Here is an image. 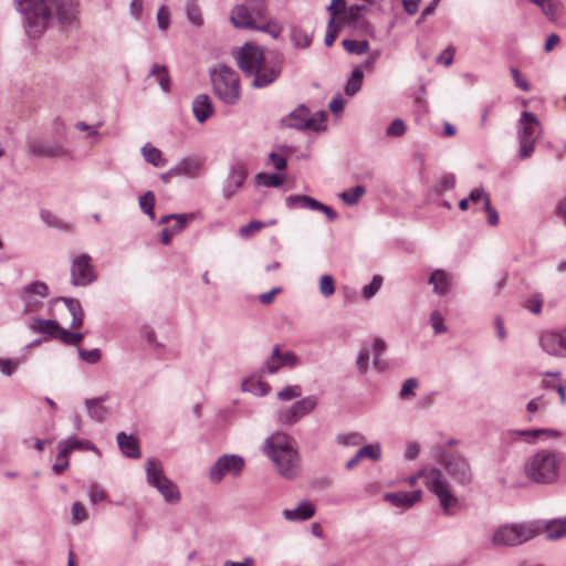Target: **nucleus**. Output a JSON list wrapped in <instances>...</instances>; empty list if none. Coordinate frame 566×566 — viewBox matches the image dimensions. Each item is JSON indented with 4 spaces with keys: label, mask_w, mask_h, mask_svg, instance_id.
Returning a JSON list of instances; mask_svg holds the SVG:
<instances>
[{
    "label": "nucleus",
    "mask_w": 566,
    "mask_h": 566,
    "mask_svg": "<svg viewBox=\"0 0 566 566\" xmlns=\"http://www.w3.org/2000/svg\"><path fill=\"white\" fill-rule=\"evenodd\" d=\"M15 10L22 17L27 35L39 39L57 20L71 23L76 12V0H13Z\"/></svg>",
    "instance_id": "nucleus-1"
},
{
    "label": "nucleus",
    "mask_w": 566,
    "mask_h": 566,
    "mask_svg": "<svg viewBox=\"0 0 566 566\" xmlns=\"http://www.w3.org/2000/svg\"><path fill=\"white\" fill-rule=\"evenodd\" d=\"M233 57L242 73L247 77H253V88H263L274 83L280 77L284 63L281 53L265 55L263 48L250 42L235 49Z\"/></svg>",
    "instance_id": "nucleus-2"
},
{
    "label": "nucleus",
    "mask_w": 566,
    "mask_h": 566,
    "mask_svg": "<svg viewBox=\"0 0 566 566\" xmlns=\"http://www.w3.org/2000/svg\"><path fill=\"white\" fill-rule=\"evenodd\" d=\"M262 451L273 462L281 476L292 480L300 474L301 458L293 438L287 433H272L265 439Z\"/></svg>",
    "instance_id": "nucleus-3"
},
{
    "label": "nucleus",
    "mask_w": 566,
    "mask_h": 566,
    "mask_svg": "<svg viewBox=\"0 0 566 566\" xmlns=\"http://www.w3.org/2000/svg\"><path fill=\"white\" fill-rule=\"evenodd\" d=\"M562 461L560 452L542 449L525 461L524 474L534 483L553 484L558 480Z\"/></svg>",
    "instance_id": "nucleus-4"
},
{
    "label": "nucleus",
    "mask_w": 566,
    "mask_h": 566,
    "mask_svg": "<svg viewBox=\"0 0 566 566\" xmlns=\"http://www.w3.org/2000/svg\"><path fill=\"white\" fill-rule=\"evenodd\" d=\"M213 94L227 105H235L241 98L239 74L230 66L219 63L209 69Z\"/></svg>",
    "instance_id": "nucleus-5"
},
{
    "label": "nucleus",
    "mask_w": 566,
    "mask_h": 566,
    "mask_svg": "<svg viewBox=\"0 0 566 566\" xmlns=\"http://www.w3.org/2000/svg\"><path fill=\"white\" fill-rule=\"evenodd\" d=\"M419 479H422L426 486L438 497L443 513L452 514L458 499L452 493L451 485L443 472L438 468L422 469L408 478L409 485L415 486Z\"/></svg>",
    "instance_id": "nucleus-6"
},
{
    "label": "nucleus",
    "mask_w": 566,
    "mask_h": 566,
    "mask_svg": "<svg viewBox=\"0 0 566 566\" xmlns=\"http://www.w3.org/2000/svg\"><path fill=\"white\" fill-rule=\"evenodd\" d=\"M538 535L537 524L512 523L497 527L491 538L494 547L518 546Z\"/></svg>",
    "instance_id": "nucleus-7"
},
{
    "label": "nucleus",
    "mask_w": 566,
    "mask_h": 566,
    "mask_svg": "<svg viewBox=\"0 0 566 566\" xmlns=\"http://www.w3.org/2000/svg\"><path fill=\"white\" fill-rule=\"evenodd\" d=\"M434 458L458 484L469 485L472 482L473 472L469 461L463 455L449 453L439 448L436 450Z\"/></svg>",
    "instance_id": "nucleus-8"
},
{
    "label": "nucleus",
    "mask_w": 566,
    "mask_h": 566,
    "mask_svg": "<svg viewBox=\"0 0 566 566\" xmlns=\"http://www.w3.org/2000/svg\"><path fill=\"white\" fill-rule=\"evenodd\" d=\"M327 116L325 111L311 114L305 105H300L283 118V123L289 127L307 133H318L326 129Z\"/></svg>",
    "instance_id": "nucleus-9"
},
{
    "label": "nucleus",
    "mask_w": 566,
    "mask_h": 566,
    "mask_svg": "<svg viewBox=\"0 0 566 566\" xmlns=\"http://www.w3.org/2000/svg\"><path fill=\"white\" fill-rule=\"evenodd\" d=\"M25 151L35 157L56 159H80L87 153L77 149V144H27Z\"/></svg>",
    "instance_id": "nucleus-10"
},
{
    "label": "nucleus",
    "mask_w": 566,
    "mask_h": 566,
    "mask_svg": "<svg viewBox=\"0 0 566 566\" xmlns=\"http://www.w3.org/2000/svg\"><path fill=\"white\" fill-rule=\"evenodd\" d=\"M317 396H306L294 402L291 407L280 410L277 412V421L285 426H293L301 418L312 413L317 407Z\"/></svg>",
    "instance_id": "nucleus-11"
},
{
    "label": "nucleus",
    "mask_w": 566,
    "mask_h": 566,
    "mask_svg": "<svg viewBox=\"0 0 566 566\" xmlns=\"http://www.w3.org/2000/svg\"><path fill=\"white\" fill-rule=\"evenodd\" d=\"M243 468L244 460L242 457L237 454H223L210 468L209 479L213 483H219L227 474L232 476L240 475Z\"/></svg>",
    "instance_id": "nucleus-12"
},
{
    "label": "nucleus",
    "mask_w": 566,
    "mask_h": 566,
    "mask_svg": "<svg viewBox=\"0 0 566 566\" xmlns=\"http://www.w3.org/2000/svg\"><path fill=\"white\" fill-rule=\"evenodd\" d=\"M91 256L86 253L77 255L71 264V283L74 286H86L96 280Z\"/></svg>",
    "instance_id": "nucleus-13"
},
{
    "label": "nucleus",
    "mask_w": 566,
    "mask_h": 566,
    "mask_svg": "<svg viewBox=\"0 0 566 566\" xmlns=\"http://www.w3.org/2000/svg\"><path fill=\"white\" fill-rule=\"evenodd\" d=\"M49 295V287L44 282L34 281L22 289L20 294L24 303V312L31 313L38 311L42 301Z\"/></svg>",
    "instance_id": "nucleus-14"
},
{
    "label": "nucleus",
    "mask_w": 566,
    "mask_h": 566,
    "mask_svg": "<svg viewBox=\"0 0 566 566\" xmlns=\"http://www.w3.org/2000/svg\"><path fill=\"white\" fill-rule=\"evenodd\" d=\"M206 157L201 155L187 156L179 159L169 170L172 176L197 178L203 171Z\"/></svg>",
    "instance_id": "nucleus-15"
},
{
    "label": "nucleus",
    "mask_w": 566,
    "mask_h": 566,
    "mask_svg": "<svg viewBox=\"0 0 566 566\" xmlns=\"http://www.w3.org/2000/svg\"><path fill=\"white\" fill-rule=\"evenodd\" d=\"M541 132L542 126L536 116L530 112H523L518 124L521 142H536Z\"/></svg>",
    "instance_id": "nucleus-16"
},
{
    "label": "nucleus",
    "mask_w": 566,
    "mask_h": 566,
    "mask_svg": "<svg viewBox=\"0 0 566 566\" xmlns=\"http://www.w3.org/2000/svg\"><path fill=\"white\" fill-rule=\"evenodd\" d=\"M539 344L547 354L562 356L566 353V332H545L539 338Z\"/></svg>",
    "instance_id": "nucleus-17"
},
{
    "label": "nucleus",
    "mask_w": 566,
    "mask_h": 566,
    "mask_svg": "<svg viewBox=\"0 0 566 566\" xmlns=\"http://www.w3.org/2000/svg\"><path fill=\"white\" fill-rule=\"evenodd\" d=\"M531 524H537L538 535L544 533L549 541H557L566 536V516L549 521H533Z\"/></svg>",
    "instance_id": "nucleus-18"
},
{
    "label": "nucleus",
    "mask_w": 566,
    "mask_h": 566,
    "mask_svg": "<svg viewBox=\"0 0 566 566\" xmlns=\"http://www.w3.org/2000/svg\"><path fill=\"white\" fill-rule=\"evenodd\" d=\"M247 170L244 167L240 164L232 165L223 186V197L230 199L243 186Z\"/></svg>",
    "instance_id": "nucleus-19"
},
{
    "label": "nucleus",
    "mask_w": 566,
    "mask_h": 566,
    "mask_svg": "<svg viewBox=\"0 0 566 566\" xmlns=\"http://www.w3.org/2000/svg\"><path fill=\"white\" fill-rule=\"evenodd\" d=\"M230 21L234 28L254 30L258 21L249 10V7L243 4L235 6L230 13Z\"/></svg>",
    "instance_id": "nucleus-20"
},
{
    "label": "nucleus",
    "mask_w": 566,
    "mask_h": 566,
    "mask_svg": "<svg viewBox=\"0 0 566 566\" xmlns=\"http://www.w3.org/2000/svg\"><path fill=\"white\" fill-rule=\"evenodd\" d=\"M107 399V394L96 398L85 399L84 403L92 420L103 422L111 416V409L103 405Z\"/></svg>",
    "instance_id": "nucleus-21"
},
{
    "label": "nucleus",
    "mask_w": 566,
    "mask_h": 566,
    "mask_svg": "<svg viewBox=\"0 0 566 566\" xmlns=\"http://www.w3.org/2000/svg\"><path fill=\"white\" fill-rule=\"evenodd\" d=\"M422 492L420 490H416L412 492L400 491L386 493L385 500L391 503L395 506L410 507L421 499Z\"/></svg>",
    "instance_id": "nucleus-22"
},
{
    "label": "nucleus",
    "mask_w": 566,
    "mask_h": 566,
    "mask_svg": "<svg viewBox=\"0 0 566 566\" xmlns=\"http://www.w3.org/2000/svg\"><path fill=\"white\" fill-rule=\"evenodd\" d=\"M282 514L285 520L291 522L307 521L314 516L315 506L310 501H303L293 510H284Z\"/></svg>",
    "instance_id": "nucleus-23"
},
{
    "label": "nucleus",
    "mask_w": 566,
    "mask_h": 566,
    "mask_svg": "<svg viewBox=\"0 0 566 566\" xmlns=\"http://www.w3.org/2000/svg\"><path fill=\"white\" fill-rule=\"evenodd\" d=\"M192 113L199 123H203L213 114L212 99L207 94H199L192 102Z\"/></svg>",
    "instance_id": "nucleus-24"
},
{
    "label": "nucleus",
    "mask_w": 566,
    "mask_h": 566,
    "mask_svg": "<svg viewBox=\"0 0 566 566\" xmlns=\"http://www.w3.org/2000/svg\"><path fill=\"white\" fill-rule=\"evenodd\" d=\"M428 283L433 286V293L442 296L450 290L451 275L447 271L438 269L431 273Z\"/></svg>",
    "instance_id": "nucleus-25"
},
{
    "label": "nucleus",
    "mask_w": 566,
    "mask_h": 566,
    "mask_svg": "<svg viewBox=\"0 0 566 566\" xmlns=\"http://www.w3.org/2000/svg\"><path fill=\"white\" fill-rule=\"evenodd\" d=\"M145 470L147 483L154 488L168 479L164 473L161 462L155 458L147 459Z\"/></svg>",
    "instance_id": "nucleus-26"
},
{
    "label": "nucleus",
    "mask_w": 566,
    "mask_h": 566,
    "mask_svg": "<svg viewBox=\"0 0 566 566\" xmlns=\"http://www.w3.org/2000/svg\"><path fill=\"white\" fill-rule=\"evenodd\" d=\"M120 451L130 459H137L140 457V449L138 441L133 436H127L125 432H118L116 437Z\"/></svg>",
    "instance_id": "nucleus-27"
},
{
    "label": "nucleus",
    "mask_w": 566,
    "mask_h": 566,
    "mask_svg": "<svg viewBox=\"0 0 566 566\" xmlns=\"http://www.w3.org/2000/svg\"><path fill=\"white\" fill-rule=\"evenodd\" d=\"M30 329L34 333L48 335L57 338L61 325L53 319L33 318L30 324Z\"/></svg>",
    "instance_id": "nucleus-28"
},
{
    "label": "nucleus",
    "mask_w": 566,
    "mask_h": 566,
    "mask_svg": "<svg viewBox=\"0 0 566 566\" xmlns=\"http://www.w3.org/2000/svg\"><path fill=\"white\" fill-rule=\"evenodd\" d=\"M56 301H62L66 305L70 314L72 315L70 327H81L83 324L84 311L80 301L73 297H59Z\"/></svg>",
    "instance_id": "nucleus-29"
},
{
    "label": "nucleus",
    "mask_w": 566,
    "mask_h": 566,
    "mask_svg": "<svg viewBox=\"0 0 566 566\" xmlns=\"http://www.w3.org/2000/svg\"><path fill=\"white\" fill-rule=\"evenodd\" d=\"M62 457H69L74 450H90L95 451L96 447L88 440H80L75 437H70L61 442Z\"/></svg>",
    "instance_id": "nucleus-30"
},
{
    "label": "nucleus",
    "mask_w": 566,
    "mask_h": 566,
    "mask_svg": "<svg viewBox=\"0 0 566 566\" xmlns=\"http://www.w3.org/2000/svg\"><path fill=\"white\" fill-rule=\"evenodd\" d=\"M40 218L50 228L61 231H71L73 229L69 221L61 219L56 213L49 209H41Z\"/></svg>",
    "instance_id": "nucleus-31"
},
{
    "label": "nucleus",
    "mask_w": 566,
    "mask_h": 566,
    "mask_svg": "<svg viewBox=\"0 0 566 566\" xmlns=\"http://www.w3.org/2000/svg\"><path fill=\"white\" fill-rule=\"evenodd\" d=\"M514 434L523 437L524 440L528 443L534 442L536 439L541 437H545V439L560 437V432L554 429L516 430L514 431Z\"/></svg>",
    "instance_id": "nucleus-32"
},
{
    "label": "nucleus",
    "mask_w": 566,
    "mask_h": 566,
    "mask_svg": "<svg viewBox=\"0 0 566 566\" xmlns=\"http://www.w3.org/2000/svg\"><path fill=\"white\" fill-rule=\"evenodd\" d=\"M155 488L167 503L177 504L180 501V492L178 486L170 479L165 480L164 482L157 484Z\"/></svg>",
    "instance_id": "nucleus-33"
},
{
    "label": "nucleus",
    "mask_w": 566,
    "mask_h": 566,
    "mask_svg": "<svg viewBox=\"0 0 566 566\" xmlns=\"http://www.w3.org/2000/svg\"><path fill=\"white\" fill-rule=\"evenodd\" d=\"M148 77H154L165 93L170 91V76L166 65L155 63L149 70Z\"/></svg>",
    "instance_id": "nucleus-34"
},
{
    "label": "nucleus",
    "mask_w": 566,
    "mask_h": 566,
    "mask_svg": "<svg viewBox=\"0 0 566 566\" xmlns=\"http://www.w3.org/2000/svg\"><path fill=\"white\" fill-rule=\"evenodd\" d=\"M285 205L290 209H310L317 208V200L305 195H292L285 198Z\"/></svg>",
    "instance_id": "nucleus-35"
},
{
    "label": "nucleus",
    "mask_w": 566,
    "mask_h": 566,
    "mask_svg": "<svg viewBox=\"0 0 566 566\" xmlns=\"http://www.w3.org/2000/svg\"><path fill=\"white\" fill-rule=\"evenodd\" d=\"M364 78V71L359 66H355L346 83L345 93L348 96H354L361 88Z\"/></svg>",
    "instance_id": "nucleus-36"
},
{
    "label": "nucleus",
    "mask_w": 566,
    "mask_h": 566,
    "mask_svg": "<svg viewBox=\"0 0 566 566\" xmlns=\"http://www.w3.org/2000/svg\"><path fill=\"white\" fill-rule=\"evenodd\" d=\"M285 181V175L259 172L255 175V182L259 186L280 187Z\"/></svg>",
    "instance_id": "nucleus-37"
},
{
    "label": "nucleus",
    "mask_w": 566,
    "mask_h": 566,
    "mask_svg": "<svg viewBox=\"0 0 566 566\" xmlns=\"http://www.w3.org/2000/svg\"><path fill=\"white\" fill-rule=\"evenodd\" d=\"M142 154L145 160L155 167H164L166 160L161 156V151L156 147L147 144L142 148Z\"/></svg>",
    "instance_id": "nucleus-38"
},
{
    "label": "nucleus",
    "mask_w": 566,
    "mask_h": 566,
    "mask_svg": "<svg viewBox=\"0 0 566 566\" xmlns=\"http://www.w3.org/2000/svg\"><path fill=\"white\" fill-rule=\"evenodd\" d=\"M342 45L350 54L361 55L369 52V42L366 40L356 41L345 39L342 41Z\"/></svg>",
    "instance_id": "nucleus-39"
},
{
    "label": "nucleus",
    "mask_w": 566,
    "mask_h": 566,
    "mask_svg": "<svg viewBox=\"0 0 566 566\" xmlns=\"http://www.w3.org/2000/svg\"><path fill=\"white\" fill-rule=\"evenodd\" d=\"M197 0H188L186 4V15L188 21L195 27L203 24V18L200 8L196 3Z\"/></svg>",
    "instance_id": "nucleus-40"
},
{
    "label": "nucleus",
    "mask_w": 566,
    "mask_h": 566,
    "mask_svg": "<svg viewBox=\"0 0 566 566\" xmlns=\"http://www.w3.org/2000/svg\"><path fill=\"white\" fill-rule=\"evenodd\" d=\"M245 6L251 10L252 15L258 22H264L266 19L268 7L265 0H249Z\"/></svg>",
    "instance_id": "nucleus-41"
},
{
    "label": "nucleus",
    "mask_w": 566,
    "mask_h": 566,
    "mask_svg": "<svg viewBox=\"0 0 566 566\" xmlns=\"http://www.w3.org/2000/svg\"><path fill=\"white\" fill-rule=\"evenodd\" d=\"M366 192V189L364 186L358 185L349 190L343 191L338 195L342 201H344L348 206L356 205L360 197Z\"/></svg>",
    "instance_id": "nucleus-42"
},
{
    "label": "nucleus",
    "mask_w": 566,
    "mask_h": 566,
    "mask_svg": "<svg viewBox=\"0 0 566 566\" xmlns=\"http://www.w3.org/2000/svg\"><path fill=\"white\" fill-rule=\"evenodd\" d=\"M357 453L358 458L378 461L381 458V448L379 443L366 444Z\"/></svg>",
    "instance_id": "nucleus-43"
},
{
    "label": "nucleus",
    "mask_w": 566,
    "mask_h": 566,
    "mask_svg": "<svg viewBox=\"0 0 566 566\" xmlns=\"http://www.w3.org/2000/svg\"><path fill=\"white\" fill-rule=\"evenodd\" d=\"M291 40L295 48L305 49L312 43L311 36L301 29H294L291 34Z\"/></svg>",
    "instance_id": "nucleus-44"
},
{
    "label": "nucleus",
    "mask_w": 566,
    "mask_h": 566,
    "mask_svg": "<svg viewBox=\"0 0 566 566\" xmlns=\"http://www.w3.org/2000/svg\"><path fill=\"white\" fill-rule=\"evenodd\" d=\"M280 357V347L274 346L272 350V355L265 360L263 370L268 374H275L282 367L279 360Z\"/></svg>",
    "instance_id": "nucleus-45"
},
{
    "label": "nucleus",
    "mask_w": 566,
    "mask_h": 566,
    "mask_svg": "<svg viewBox=\"0 0 566 566\" xmlns=\"http://www.w3.org/2000/svg\"><path fill=\"white\" fill-rule=\"evenodd\" d=\"M419 386V381L416 378H408L403 381L400 391H399V398L402 400H409L412 398L416 392V388Z\"/></svg>",
    "instance_id": "nucleus-46"
},
{
    "label": "nucleus",
    "mask_w": 566,
    "mask_h": 566,
    "mask_svg": "<svg viewBox=\"0 0 566 566\" xmlns=\"http://www.w3.org/2000/svg\"><path fill=\"white\" fill-rule=\"evenodd\" d=\"M154 206H155V196L151 191H147L139 198L140 209L143 210V212L148 214L151 220L155 219Z\"/></svg>",
    "instance_id": "nucleus-47"
},
{
    "label": "nucleus",
    "mask_w": 566,
    "mask_h": 566,
    "mask_svg": "<svg viewBox=\"0 0 566 566\" xmlns=\"http://www.w3.org/2000/svg\"><path fill=\"white\" fill-rule=\"evenodd\" d=\"M455 186V177L452 174H444L441 176L434 187V191L441 195L446 191L452 190Z\"/></svg>",
    "instance_id": "nucleus-48"
},
{
    "label": "nucleus",
    "mask_w": 566,
    "mask_h": 566,
    "mask_svg": "<svg viewBox=\"0 0 566 566\" xmlns=\"http://www.w3.org/2000/svg\"><path fill=\"white\" fill-rule=\"evenodd\" d=\"M276 396L279 400L290 401L302 396V388L298 385H290L280 390Z\"/></svg>",
    "instance_id": "nucleus-49"
},
{
    "label": "nucleus",
    "mask_w": 566,
    "mask_h": 566,
    "mask_svg": "<svg viewBox=\"0 0 566 566\" xmlns=\"http://www.w3.org/2000/svg\"><path fill=\"white\" fill-rule=\"evenodd\" d=\"M57 338L65 345H77L83 340L84 334L80 332H69L61 326Z\"/></svg>",
    "instance_id": "nucleus-50"
},
{
    "label": "nucleus",
    "mask_w": 566,
    "mask_h": 566,
    "mask_svg": "<svg viewBox=\"0 0 566 566\" xmlns=\"http://www.w3.org/2000/svg\"><path fill=\"white\" fill-rule=\"evenodd\" d=\"M336 440L339 444L348 447V446H358L365 442L366 438L358 432H353L348 434H338Z\"/></svg>",
    "instance_id": "nucleus-51"
},
{
    "label": "nucleus",
    "mask_w": 566,
    "mask_h": 566,
    "mask_svg": "<svg viewBox=\"0 0 566 566\" xmlns=\"http://www.w3.org/2000/svg\"><path fill=\"white\" fill-rule=\"evenodd\" d=\"M193 217L195 216L192 213H179L174 219L175 223L168 228L171 230L174 234H177L181 232L189 224L190 221L193 220Z\"/></svg>",
    "instance_id": "nucleus-52"
},
{
    "label": "nucleus",
    "mask_w": 566,
    "mask_h": 566,
    "mask_svg": "<svg viewBox=\"0 0 566 566\" xmlns=\"http://www.w3.org/2000/svg\"><path fill=\"white\" fill-rule=\"evenodd\" d=\"M407 129L405 122L400 118L394 119L386 129L388 137L398 138L401 137Z\"/></svg>",
    "instance_id": "nucleus-53"
},
{
    "label": "nucleus",
    "mask_w": 566,
    "mask_h": 566,
    "mask_svg": "<svg viewBox=\"0 0 566 566\" xmlns=\"http://www.w3.org/2000/svg\"><path fill=\"white\" fill-rule=\"evenodd\" d=\"M319 292L324 297H329L335 292V281L332 275L325 274L319 279Z\"/></svg>",
    "instance_id": "nucleus-54"
},
{
    "label": "nucleus",
    "mask_w": 566,
    "mask_h": 566,
    "mask_svg": "<svg viewBox=\"0 0 566 566\" xmlns=\"http://www.w3.org/2000/svg\"><path fill=\"white\" fill-rule=\"evenodd\" d=\"M264 226H265L264 222L259 221V220H253L250 223H248L247 226L241 227L239 230V234L243 239H249L254 233H256L261 229H263Z\"/></svg>",
    "instance_id": "nucleus-55"
},
{
    "label": "nucleus",
    "mask_w": 566,
    "mask_h": 566,
    "mask_svg": "<svg viewBox=\"0 0 566 566\" xmlns=\"http://www.w3.org/2000/svg\"><path fill=\"white\" fill-rule=\"evenodd\" d=\"M382 277L375 275L371 282L363 287L361 294L365 298H371L381 287Z\"/></svg>",
    "instance_id": "nucleus-56"
},
{
    "label": "nucleus",
    "mask_w": 566,
    "mask_h": 566,
    "mask_svg": "<svg viewBox=\"0 0 566 566\" xmlns=\"http://www.w3.org/2000/svg\"><path fill=\"white\" fill-rule=\"evenodd\" d=\"M77 352L81 359L88 364H96L102 356L101 350L98 348L87 350L85 348L80 347Z\"/></svg>",
    "instance_id": "nucleus-57"
},
{
    "label": "nucleus",
    "mask_w": 566,
    "mask_h": 566,
    "mask_svg": "<svg viewBox=\"0 0 566 566\" xmlns=\"http://www.w3.org/2000/svg\"><path fill=\"white\" fill-rule=\"evenodd\" d=\"M430 323L434 334H442L447 332L444 319L439 311H432L430 314Z\"/></svg>",
    "instance_id": "nucleus-58"
},
{
    "label": "nucleus",
    "mask_w": 566,
    "mask_h": 566,
    "mask_svg": "<svg viewBox=\"0 0 566 566\" xmlns=\"http://www.w3.org/2000/svg\"><path fill=\"white\" fill-rule=\"evenodd\" d=\"M335 19H336V12H333V17H331L329 21H328V25H327V30H326V34H325V39H324V42L327 46H331L336 36H337V27L335 25Z\"/></svg>",
    "instance_id": "nucleus-59"
},
{
    "label": "nucleus",
    "mask_w": 566,
    "mask_h": 566,
    "mask_svg": "<svg viewBox=\"0 0 566 566\" xmlns=\"http://www.w3.org/2000/svg\"><path fill=\"white\" fill-rule=\"evenodd\" d=\"M158 27L161 31H166L170 24V12L167 7L161 6L157 12Z\"/></svg>",
    "instance_id": "nucleus-60"
},
{
    "label": "nucleus",
    "mask_w": 566,
    "mask_h": 566,
    "mask_svg": "<svg viewBox=\"0 0 566 566\" xmlns=\"http://www.w3.org/2000/svg\"><path fill=\"white\" fill-rule=\"evenodd\" d=\"M87 518L86 510L82 503L75 502L72 505V521L75 524L82 523Z\"/></svg>",
    "instance_id": "nucleus-61"
},
{
    "label": "nucleus",
    "mask_w": 566,
    "mask_h": 566,
    "mask_svg": "<svg viewBox=\"0 0 566 566\" xmlns=\"http://www.w3.org/2000/svg\"><path fill=\"white\" fill-rule=\"evenodd\" d=\"M511 74H512V77L514 80L516 87H518L523 92L531 91V85H530L528 81L524 76H522L521 72L517 69L512 67Z\"/></svg>",
    "instance_id": "nucleus-62"
},
{
    "label": "nucleus",
    "mask_w": 566,
    "mask_h": 566,
    "mask_svg": "<svg viewBox=\"0 0 566 566\" xmlns=\"http://www.w3.org/2000/svg\"><path fill=\"white\" fill-rule=\"evenodd\" d=\"M254 30L269 33L274 39H276L281 33V29L277 27V24L275 22H266V23L258 22Z\"/></svg>",
    "instance_id": "nucleus-63"
},
{
    "label": "nucleus",
    "mask_w": 566,
    "mask_h": 566,
    "mask_svg": "<svg viewBox=\"0 0 566 566\" xmlns=\"http://www.w3.org/2000/svg\"><path fill=\"white\" fill-rule=\"evenodd\" d=\"M279 360L282 367H295L300 363L298 357L293 352H280Z\"/></svg>",
    "instance_id": "nucleus-64"
}]
</instances>
